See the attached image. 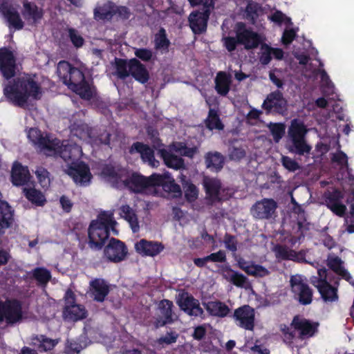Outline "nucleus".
Instances as JSON below:
<instances>
[{"instance_id":"f257e3e1","label":"nucleus","mask_w":354,"mask_h":354,"mask_svg":"<svg viewBox=\"0 0 354 354\" xmlns=\"http://www.w3.org/2000/svg\"><path fill=\"white\" fill-rule=\"evenodd\" d=\"M3 95L13 105L25 108L30 97L36 100L41 98V88L33 77L26 75L9 81L3 88Z\"/></svg>"},{"instance_id":"f03ea898","label":"nucleus","mask_w":354,"mask_h":354,"mask_svg":"<svg viewBox=\"0 0 354 354\" xmlns=\"http://www.w3.org/2000/svg\"><path fill=\"white\" fill-rule=\"evenodd\" d=\"M102 173L116 183H122L124 187L133 193H142L147 188V177L138 172H130L125 168H116L107 165L102 168Z\"/></svg>"},{"instance_id":"7ed1b4c3","label":"nucleus","mask_w":354,"mask_h":354,"mask_svg":"<svg viewBox=\"0 0 354 354\" xmlns=\"http://www.w3.org/2000/svg\"><path fill=\"white\" fill-rule=\"evenodd\" d=\"M53 140L56 146L53 147L54 150L48 151V156L62 158L66 162L73 164L78 160L82 154V147L76 143L69 142L68 141H61L55 138Z\"/></svg>"},{"instance_id":"20e7f679","label":"nucleus","mask_w":354,"mask_h":354,"mask_svg":"<svg viewBox=\"0 0 354 354\" xmlns=\"http://www.w3.org/2000/svg\"><path fill=\"white\" fill-rule=\"evenodd\" d=\"M57 73L69 89L73 88L74 85L78 84L85 80L84 74L80 69L73 66L65 60H62L57 64Z\"/></svg>"},{"instance_id":"39448f33","label":"nucleus","mask_w":354,"mask_h":354,"mask_svg":"<svg viewBox=\"0 0 354 354\" xmlns=\"http://www.w3.org/2000/svg\"><path fill=\"white\" fill-rule=\"evenodd\" d=\"M128 254L126 244L115 238H111L104 247V255L107 261L112 263H120L125 260Z\"/></svg>"},{"instance_id":"423d86ee","label":"nucleus","mask_w":354,"mask_h":354,"mask_svg":"<svg viewBox=\"0 0 354 354\" xmlns=\"http://www.w3.org/2000/svg\"><path fill=\"white\" fill-rule=\"evenodd\" d=\"M291 326L299 332V339L303 340L314 337L318 333L319 324L295 315L292 320Z\"/></svg>"},{"instance_id":"0eeeda50","label":"nucleus","mask_w":354,"mask_h":354,"mask_svg":"<svg viewBox=\"0 0 354 354\" xmlns=\"http://www.w3.org/2000/svg\"><path fill=\"white\" fill-rule=\"evenodd\" d=\"M236 28V37L239 38V44L244 45L245 49L256 48L261 44V36L251 29L246 28L244 23H237Z\"/></svg>"},{"instance_id":"6e6552de","label":"nucleus","mask_w":354,"mask_h":354,"mask_svg":"<svg viewBox=\"0 0 354 354\" xmlns=\"http://www.w3.org/2000/svg\"><path fill=\"white\" fill-rule=\"evenodd\" d=\"M290 283L292 291L300 304L308 305L312 302L313 290L306 283L304 282L300 276H292Z\"/></svg>"},{"instance_id":"1a4fd4ad","label":"nucleus","mask_w":354,"mask_h":354,"mask_svg":"<svg viewBox=\"0 0 354 354\" xmlns=\"http://www.w3.org/2000/svg\"><path fill=\"white\" fill-rule=\"evenodd\" d=\"M110 235V230L90 223L88 228V246L91 249L100 250L104 246Z\"/></svg>"},{"instance_id":"9d476101","label":"nucleus","mask_w":354,"mask_h":354,"mask_svg":"<svg viewBox=\"0 0 354 354\" xmlns=\"http://www.w3.org/2000/svg\"><path fill=\"white\" fill-rule=\"evenodd\" d=\"M277 207V203L274 199L263 198L252 205L250 212L257 219H270L274 214Z\"/></svg>"},{"instance_id":"9b49d317","label":"nucleus","mask_w":354,"mask_h":354,"mask_svg":"<svg viewBox=\"0 0 354 354\" xmlns=\"http://www.w3.org/2000/svg\"><path fill=\"white\" fill-rule=\"evenodd\" d=\"M0 73L7 80L15 77L16 73L15 56L7 47L0 48Z\"/></svg>"},{"instance_id":"f8f14e48","label":"nucleus","mask_w":354,"mask_h":354,"mask_svg":"<svg viewBox=\"0 0 354 354\" xmlns=\"http://www.w3.org/2000/svg\"><path fill=\"white\" fill-rule=\"evenodd\" d=\"M67 174L78 185L86 186L92 178L90 168L84 162H74L68 167Z\"/></svg>"},{"instance_id":"ddd939ff","label":"nucleus","mask_w":354,"mask_h":354,"mask_svg":"<svg viewBox=\"0 0 354 354\" xmlns=\"http://www.w3.org/2000/svg\"><path fill=\"white\" fill-rule=\"evenodd\" d=\"M319 278L317 280L315 286L317 288L322 298L325 301H334L337 299V290L332 286L326 279V270L320 269L318 270Z\"/></svg>"},{"instance_id":"4468645a","label":"nucleus","mask_w":354,"mask_h":354,"mask_svg":"<svg viewBox=\"0 0 354 354\" xmlns=\"http://www.w3.org/2000/svg\"><path fill=\"white\" fill-rule=\"evenodd\" d=\"M28 138L41 151L47 154L48 151L54 150L53 147L56 146L53 139H50L48 136H44L41 131L37 128H30L28 132Z\"/></svg>"},{"instance_id":"2eb2a0df","label":"nucleus","mask_w":354,"mask_h":354,"mask_svg":"<svg viewBox=\"0 0 354 354\" xmlns=\"http://www.w3.org/2000/svg\"><path fill=\"white\" fill-rule=\"evenodd\" d=\"M88 292L94 301L103 302L110 292V286L105 279L95 278L89 282Z\"/></svg>"},{"instance_id":"dca6fc26","label":"nucleus","mask_w":354,"mask_h":354,"mask_svg":"<svg viewBox=\"0 0 354 354\" xmlns=\"http://www.w3.org/2000/svg\"><path fill=\"white\" fill-rule=\"evenodd\" d=\"M210 10H204L203 12H192L188 18L189 27L194 34H201L206 31Z\"/></svg>"},{"instance_id":"f3484780","label":"nucleus","mask_w":354,"mask_h":354,"mask_svg":"<svg viewBox=\"0 0 354 354\" xmlns=\"http://www.w3.org/2000/svg\"><path fill=\"white\" fill-rule=\"evenodd\" d=\"M15 223V210L7 201L0 202V245L1 238L6 230L12 227Z\"/></svg>"},{"instance_id":"a211bd4d","label":"nucleus","mask_w":354,"mask_h":354,"mask_svg":"<svg viewBox=\"0 0 354 354\" xmlns=\"http://www.w3.org/2000/svg\"><path fill=\"white\" fill-rule=\"evenodd\" d=\"M203 187L209 205H212L222 201L220 196L222 184L220 180L217 178H205L203 180Z\"/></svg>"},{"instance_id":"6ab92c4d","label":"nucleus","mask_w":354,"mask_h":354,"mask_svg":"<svg viewBox=\"0 0 354 354\" xmlns=\"http://www.w3.org/2000/svg\"><path fill=\"white\" fill-rule=\"evenodd\" d=\"M164 245L158 241L141 239L135 244L136 251L145 257H155L159 254L163 250Z\"/></svg>"},{"instance_id":"aec40b11","label":"nucleus","mask_w":354,"mask_h":354,"mask_svg":"<svg viewBox=\"0 0 354 354\" xmlns=\"http://www.w3.org/2000/svg\"><path fill=\"white\" fill-rule=\"evenodd\" d=\"M276 257L281 260L292 261L298 263L305 262L306 252L300 250L296 252L289 249L286 245L277 244L274 248Z\"/></svg>"},{"instance_id":"412c9836","label":"nucleus","mask_w":354,"mask_h":354,"mask_svg":"<svg viewBox=\"0 0 354 354\" xmlns=\"http://www.w3.org/2000/svg\"><path fill=\"white\" fill-rule=\"evenodd\" d=\"M138 152L144 162H147L152 167H157L159 165V161L156 160L154 151L147 145L140 142H134L129 149V153H133Z\"/></svg>"},{"instance_id":"4be33fe9","label":"nucleus","mask_w":354,"mask_h":354,"mask_svg":"<svg viewBox=\"0 0 354 354\" xmlns=\"http://www.w3.org/2000/svg\"><path fill=\"white\" fill-rule=\"evenodd\" d=\"M0 10L6 19L10 26L18 30L23 29L24 23L21 19L19 13L15 8L8 3H1L0 5Z\"/></svg>"},{"instance_id":"5701e85b","label":"nucleus","mask_w":354,"mask_h":354,"mask_svg":"<svg viewBox=\"0 0 354 354\" xmlns=\"http://www.w3.org/2000/svg\"><path fill=\"white\" fill-rule=\"evenodd\" d=\"M21 14L24 18L32 24L38 23L44 17V11L34 2H30L28 0L23 1V10Z\"/></svg>"},{"instance_id":"b1692460","label":"nucleus","mask_w":354,"mask_h":354,"mask_svg":"<svg viewBox=\"0 0 354 354\" xmlns=\"http://www.w3.org/2000/svg\"><path fill=\"white\" fill-rule=\"evenodd\" d=\"M129 70L130 75L140 84L147 83L150 78L149 73L145 65L137 58L130 59Z\"/></svg>"},{"instance_id":"393cba45","label":"nucleus","mask_w":354,"mask_h":354,"mask_svg":"<svg viewBox=\"0 0 354 354\" xmlns=\"http://www.w3.org/2000/svg\"><path fill=\"white\" fill-rule=\"evenodd\" d=\"M237 266L247 274L255 277H264L270 274V272L264 266L254 264L251 261H246L241 257L237 259Z\"/></svg>"},{"instance_id":"a878e982","label":"nucleus","mask_w":354,"mask_h":354,"mask_svg":"<svg viewBox=\"0 0 354 354\" xmlns=\"http://www.w3.org/2000/svg\"><path fill=\"white\" fill-rule=\"evenodd\" d=\"M30 172L28 167L23 166L19 162H15L11 171V182L15 186L26 185L30 180Z\"/></svg>"},{"instance_id":"bb28decb","label":"nucleus","mask_w":354,"mask_h":354,"mask_svg":"<svg viewBox=\"0 0 354 354\" xmlns=\"http://www.w3.org/2000/svg\"><path fill=\"white\" fill-rule=\"evenodd\" d=\"M176 304L180 310H203L200 302L194 296L185 290H181L176 297Z\"/></svg>"},{"instance_id":"cd10ccee","label":"nucleus","mask_w":354,"mask_h":354,"mask_svg":"<svg viewBox=\"0 0 354 354\" xmlns=\"http://www.w3.org/2000/svg\"><path fill=\"white\" fill-rule=\"evenodd\" d=\"M215 90L221 96H226L232 84V77L225 71H219L214 79Z\"/></svg>"},{"instance_id":"c85d7f7f","label":"nucleus","mask_w":354,"mask_h":354,"mask_svg":"<svg viewBox=\"0 0 354 354\" xmlns=\"http://www.w3.org/2000/svg\"><path fill=\"white\" fill-rule=\"evenodd\" d=\"M205 163L207 169L214 171H221L225 163V157L218 151H209L205 155Z\"/></svg>"},{"instance_id":"c756f323","label":"nucleus","mask_w":354,"mask_h":354,"mask_svg":"<svg viewBox=\"0 0 354 354\" xmlns=\"http://www.w3.org/2000/svg\"><path fill=\"white\" fill-rule=\"evenodd\" d=\"M32 344L39 352L52 351L59 343L58 339H51L45 335H36L31 338Z\"/></svg>"},{"instance_id":"7c9ffc66","label":"nucleus","mask_w":354,"mask_h":354,"mask_svg":"<svg viewBox=\"0 0 354 354\" xmlns=\"http://www.w3.org/2000/svg\"><path fill=\"white\" fill-rule=\"evenodd\" d=\"M223 277L236 287L242 288L248 282V278L243 274L234 271L230 266L222 268Z\"/></svg>"},{"instance_id":"2f4dec72","label":"nucleus","mask_w":354,"mask_h":354,"mask_svg":"<svg viewBox=\"0 0 354 354\" xmlns=\"http://www.w3.org/2000/svg\"><path fill=\"white\" fill-rule=\"evenodd\" d=\"M159 153L168 167L176 170L185 168V162L181 157L172 153L165 149H160Z\"/></svg>"},{"instance_id":"473e14b6","label":"nucleus","mask_w":354,"mask_h":354,"mask_svg":"<svg viewBox=\"0 0 354 354\" xmlns=\"http://www.w3.org/2000/svg\"><path fill=\"white\" fill-rule=\"evenodd\" d=\"M91 223L95 224L99 227L107 228L112 230L115 235H118V232L115 229L117 222L113 219V214L111 212H102L97 216L96 220H93Z\"/></svg>"},{"instance_id":"72a5a7b5","label":"nucleus","mask_w":354,"mask_h":354,"mask_svg":"<svg viewBox=\"0 0 354 354\" xmlns=\"http://www.w3.org/2000/svg\"><path fill=\"white\" fill-rule=\"evenodd\" d=\"M255 311H234L233 317L238 321L239 326L246 330H253Z\"/></svg>"},{"instance_id":"f704fd0d","label":"nucleus","mask_w":354,"mask_h":354,"mask_svg":"<svg viewBox=\"0 0 354 354\" xmlns=\"http://www.w3.org/2000/svg\"><path fill=\"white\" fill-rule=\"evenodd\" d=\"M71 90L85 100H91L96 95L95 87L91 85L86 79L82 82L74 85L73 88Z\"/></svg>"},{"instance_id":"c9c22d12","label":"nucleus","mask_w":354,"mask_h":354,"mask_svg":"<svg viewBox=\"0 0 354 354\" xmlns=\"http://www.w3.org/2000/svg\"><path fill=\"white\" fill-rule=\"evenodd\" d=\"M23 194L28 201L36 206H44L46 203L44 194L34 187H24Z\"/></svg>"},{"instance_id":"e433bc0d","label":"nucleus","mask_w":354,"mask_h":354,"mask_svg":"<svg viewBox=\"0 0 354 354\" xmlns=\"http://www.w3.org/2000/svg\"><path fill=\"white\" fill-rule=\"evenodd\" d=\"M174 311H161L162 315L158 317H153L151 320H147L145 325L149 326L151 324L154 326L155 328H158L167 324H171L176 319L173 314Z\"/></svg>"},{"instance_id":"4c0bfd02","label":"nucleus","mask_w":354,"mask_h":354,"mask_svg":"<svg viewBox=\"0 0 354 354\" xmlns=\"http://www.w3.org/2000/svg\"><path fill=\"white\" fill-rule=\"evenodd\" d=\"M154 48L156 50H161L162 53H167L171 44L167 37L166 30L160 27L154 35Z\"/></svg>"},{"instance_id":"58836bf2","label":"nucleus","mask_w":354,"mask_h":354,"mask_svg":"<svg viewBox=\"0 0 354 354\" xmlns=\"http://www.w3.org/2000/svg\"><path fill=\"white\" fill-rule=\"evenodd\" d=\"M328 266L332 270L335 274L340 276L345 280L352 279V277L350 273L346 270L343 266V261L338 257H333L328 259Z\"/></svg>"},{"instance_id":"ea45409f","label":"nucleus","mask_w":354,"mask_h":354,"mask_svg":"<svg viewBox=\"0 0 354 354\" xmlns=\"http://www.w3.org/2000/svg\"><path fill=\"white\" fill-rule=\"evenodd\" d=\"M115 3L109 1L103 6L95 9L94 16L97 20L110 21L114 16Z\"/></svg>"},{"instance_id":"a19ab883","label":"nucleus","mask_w":354,"mask_h":354,"mask_svg":"<svg viewBox=\"0 0 354 354\" xmlns=\"http://www.w3.org/2000/svg\"><path fill=\"white\" fill-rule=\"evenodd\" d=\"M291 142L292 145L288 148L290 152L299 156L308 155L310 153L312 147L306 142L305 138L291 140Z\"/></svg>"},{"instance_id":"79ce46f5","label":"nucleus","mask_w":354,"mask_h":354,"mask_svg":"<svg viewBox=\"0 0 354 354\" xmlns=\"http://www.w3.org/2000/svg\"><path fill=\"white\" fill-rule=\"evenodd\" d=\"M120 216L130 224L133 232H138L139 230L138 218L132 208L128 205H124L120 208Z\"/></svg>"},{"instance_id":"37998d69","label":"nucleus","mask_w":354,"mask_h":354,"mask_svg":"<svg viewBox=\"0 0 354 354\" xmlns=\"http://www.w3.org/2000/svg\"><path fill=\"white\" fill-rule=\"evenodd\" d=\"M28 274L30 279L36 280L41 286L46 285L51 279L50 272L44 267H37Z\"/></svg>"},{"instance_id":"c03bdc74","label":"nucleus","mask_w":354,"mask_h":354,"mask_svg":"<svg viewBox=\"0 0 354 354\" xmlns=\"http://www.w3.org/2000/svg\"><path fill=\"white\" fill-rule=\"evenodd\" d=\"M206 127L212 131L214 129L223 130L224 125L222 123L218 111L209 109L207 118L205 120Z\"/></svg>"},{"instance_id":"a18cd8bd","label":"nucleus","mask_w":354,"mask_h":354,"mask_svg":"<svg viewBox=\"0 0 354 354\" xmlns=\"http://www.w3.org/2000/svg\"><path fill=\"white\" fill-rule=\"evenodd\" d=\"M306 133V127L302 122L296 119L292 121L288 131L291 140L304 138Z\"/></svg>"},{"instance_id":"49530a36","label":"nucleus","mask_w":354,"mask_h":354,"mask_svg":"<svg viewBox=\"0 0 354 354\" xmlns=\"http://www.w3.org/2000/svg\"><path fill=\"white\" fill-rule=\"evenodd\" d=\"M70 130L73 136H76L80 140L84 139L88 136V127L81 120L71 122Z\"/></svg>"},{"instance_id":"de8ad7c7","label":"nucleus","mask_w":354,"mask_h":354,"mask_svg":"<svg viewBox=\"0 0 354 354\" xmlns=\"http://www.w3.org/2000/svg\"><path fill=\"white\" fill-rule=\"evenodd\" d=\"M130 59H124L120 58L115 59L116 74L120 80H125L130 75Z\"/></svg>"},{"instance_id":"09e8293b","label":"nucleus","mask_w":354,"mask_h":354,"mask_svg":"<svg viewBox=\"0 0 354 354\" xmlns=\"http://www.w3.org/2000/svg\"><path fill=\"white\" fill-rule=\"evenodd\" d=\"M28 311H2V321L8 324H14L21 322L24 317V313Z\"/></svg>"},{"instance_id":"8fccbe9b","label":"nucleus","mask_w":354,"mask_h":354,"mask_svg":"<svg viewBox=\"0 0 354 354\" xmlns=\"http://www.w3.org/2000/svg\"><path fill=\"white\" fill-rule=\"evenodd\" d=\"M64 301L65 306L63 310H70L75 307H77V310H85L84 308H82L80 305L76 304V295L71 288L67 289L66 291Z\"/></svg>"},{"instance_id":"3c124183","label":"nucleus","mask_w":354,"mask_h":354,"mask_svg":"<svg viewBox=\"0 0 354 354\" xmlns=\"http://www.w3.org/2000/svg\"><path fill=\"white\" fill-rule=\"evenodd\" d=\"M268 128L275 142H279L285 134L286 127L282 123H270Z\"/></svg>"},{"instance_id":"603ef678","label":"nucleus","mask_w":354,"mask_h":354,"mask_svg":"<svg viewBox=\"0 0 354 354\" xmlns=\"http://www.w3.org/2000/svg\"><path fill=\"white\" fill-rule=\"evenodd\" d=\"M162 187L165 191L173 194L174 197L178 198L182 195L180 185L175 182L174 179L169 177L167 180H165Z\"/></svg>"},{"instance_id":"864d4df0","label":"nucleus","mask_w":354,"mask_h":354,"mask_svg":"<svg viewBox=\"0 0 354 354\" xmlns=\"http://www.w3.org/2000/svg\"><path fill=\"white\" fill-rule=\"evenodd\" d=\"M49 172L43 167H38L35 171V175L39 183L43 187H48L50 185Z\"/></svg>"},{"instance_id":"5fc2aeb1","label":"nucleus","mask_w":354,"mask_h":354,"mask_svg":"<svg viewBox=\"0 0 354 354\" xmlns=\"http://www.w3.org/2000/svg\"><path fill=\"white\" fill-rule=\"evenodd\" d=\"M308 225L309 223L304 224L302 221L297 222V232H299V235L297 236H293L290 237L289 243L292 245H295L297 243L299 242L301 239L304 238L305 232L309 230Z\"/></svg>"},{"instance_id":"6e6d98bb","label":"nucleus","mask_w":354,"mask_h":354,"mask_svg":"<svg viewBox=\"0 0 354 354\" xmlns=\"http://www.w3.org/2000/svg\"><path fill=\"white\" fill-rule=\"evenodd\" d=\"M261 55L259 57L260 62L263 65L268 64L272 59V47L266 43L261 44Z\"/></svg>"},{"instance_id":"4d7b16f0","label":"nucleus","mask_w":354,"mask_h":354,"mask_svg":"<svg viewBox=\"0 0 354 354\" xmlns=\"http://www.w3.org/2000/svg\"><path fill=\"white\" fill-rule=\"evenodd\" d=\"M280 330L283 337V340L286 343L291 344L295 337V329L290 326H288L286 324L280 325Z\"/></svg>"},{"instance_id":"13d9d810","label":"nucleus","mask_w":354,"mask_h":354,"mask_svg":"<svg viewBox=\"0 0 354 354\" xmlns=\"http://www.w3.org/2000/svg\"><path fill=\"white\" fill-rule=\"evenodd\" d=\"M63 317L73 322L82 320L88 316V311H62Z\"/></svg>"},{"instance_id":"bf43d9fd","label":"nucleus","mask_w":354,"mask_h":354,"mask_svg":"<svg viewBox=\"0 0 354 354\" xmlns=\"http://www.w3.org/2000/svg\"><path fill=\"white\" fill-rule=\"evenodd\" d=\"M343 196L339 189H334L333 192H329L325 194V201L327 206L332 205L333 204L338 203L342 198Z\"/></svg>"},{"instance_id":"052dcab7","label":"nucleus","mask_w":354,"mask_h":354,"mask_svg":"<svg viewBox=\"0 0 354 354\" xmlns=\"http://www.w3.org/2000/svg\"><path fill=\"white\" fill-rule=\"evenodd\" d=\"M178 337V334L175 331L167 332L165 336L160 337L156 339V343L158 345L163 346V344L169 345L176 343Z\"/></svg>"},{"instance_id":"680f3d73","label":"nucleus","mask_w":354,"mask_h":354,"mask_svg":"<svg viewBox=\"0 0 354 354\" xmlns=\"http://www.w3.org/2000/svg\"><path fill=\"white\" fill-rule=\"evenodd\" d=\"M68 37L71 41L76 48L82 47L84 44V40L83 37L78 34L77 30L73 28H69L68 29Z\"/></svg>"},{"instance_id":"e2e57ef3","label":"nucleus","mask_w":354,"mask_h":354,"mask_svg":"<svg viewBox=\"0 0 354 354\" xmlns=\"http://www.w3.org/2000/svg\"><path fill=\"white\" fill-rule=\"evenodd\" d=\"M281 162L283 167L289 171L295 172L300 169L299 163L289 156H283Z\"/></svg>"},{"instance_id":"0e129e2a","label":"nucleus","mask_w":354,"mask_h":354,"mask_svg":"<svg viewBox=\"0 0 354 354\" xmlns=\"http://www.w3.org/2000/svg\"><path fill=\"white\" fill-rule=\"evenodd\" d=\"M331 161L333 162H336L338 165L340 166L341 169L345 168V167L348 165V157L346 154L342 151H339L337 153H333Z\"/></svg>"},{"instance_id":"69168bd1","label":"nucleus","mask_w":354,"mask_h":354,"mask_svg":"<svg viewBox=\"0 0 354 354\" xmlns=\"http://www.w3.org/2000/svg\"><path fill=\"white\" fill-rule=\"evenodd\" d=\"M198 196V190L195 185L187 183L185 190V197L189 202L194 201Z\"/></svg>"},{"instance_id":"338daca9","label":"nucleus","mask_w":354,"mask_h":354,"mask_svg":"<svg viewBox=\"0 0 354 354\" xmlns=\"http://www.w3.org/2000/svg\"><path fill=\"white\" fill-rule=\"evenodd\" d=\"M135 55L143 62H149L153 57V52L151 49L147 48H136Z\"/></svg>"},{"instance_id":"774afa93","label":"nucleus","mask_w":354,"mask_h":354,"mask_svg":"<svg viewBox=\"0 0 354 354\" xmlns=\"http://www.w3.org/2000/svg\"><path fill=\"white\" fill-rule=\"evenodd\" d=\"M176 151L180 152L184 156L192 158L197 153L198 150L196 147H188L185 144L179 142Z\"/></svg>"}]
</instances>
